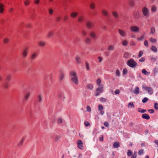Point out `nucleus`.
Instances as JSON below:
<instances>
[{
    "label": "nucleus",
    "mask_w": 158,
    "mask_h": 158,
    "mask_svg": "<svg viewBox=\"0 0 158 158\" xmlns=\"http://www.w3.org/2000/svg\"><path fill=\"white\" fill-rule=\"evenodd\" d=\"M71 79L73 82L76 85L78 84V78L76 73L73 71H71L70 73Z\"/></svg>",
    "instance_id": "1"
},
{
    "label": "nucleus",
    "mask_w": 158,
    "mask_h": 158,
    "mask_svg": "<svg viewBox=\"0 0 158 158\" xmlns=\"http://www.w3.org/2000/svg\"><path fill=\"white\" fill-rule=\"evenodd\" d=\"M104 91V85H102L98 87L96 90L95 96H99Z\"/></svg>",
    "instance_id": "2"
},
{
    "label": "nucleus",
    "mask_w": 158,
    "mask_h": 158,
    "mask_svg": "<svg viewBox=\"0 0 158 158\" xmlns=\"http://www.w3.org/2000/svg\"><path fill=\"white\" fill-rule=\"evenodd\" d=\"M127 64L132 68H135L137 65L136 62L133 59L128 60L127 62Z\"/></svg>",
    "instance_id": "3"
},
{
    "label": "nucleus",
    "mask_w": 158,
    "mask_h": 158,
    "mask_svg": "<svg viewBox=\"0 0 158 158\" xmlns=\"http://www.w3.org/2000/svg\"><path fill=\"white\" fill-rule=\"evenodd\" d=\"M142 12L143 15L146 18L148 17L150 15L149 11L146 7H143L142 9Z\"/></svg>",
    "instance_id": "4"
},
{
    "label": "nucleus",
    "mask_w": 158,
    "mask_h": 158,
    "mask_svg": "<svg viewBox=\"0 0 158 158\" xmlns=\"http://www.w3.org/2000/svg\"><path fill=\"white\" fill-rule=\"evenodd\" d=\"M142 88L143 89L147 90L148 93L152 95L153 93V90L150 87H147L145 85H143Z\"/></svg>",
    "instance_id": "5"
},
{
    "label": "nucleus",
    "mask_w": 158,
    "mask_h": 158,
    "mask_svg": "<svg viewBox=\"0 0 158 158\" xmlns=\"http://www.w3.org/2000/svg\"><path fill=\"white\" fill-rule=\"evenodd\" d=\"M28 50V48L27 47H25L23 50L22 52V56L23 58H25L27 56Z\"/></svg>",
    "instance_id": "6"
},
{
    "label": "nucleus",
    "mask_w": 158,
    "mask_h": 158,
    "mask_svg": "<svg viewBox=\"0 0 158 158\" xmlns=\"http://www.w3.org/2000/svg\"><path fill=\"white\" fill-rule=\"evenodd\" d=\"M131 31L134 32H138L139 31V28L136 26H131L130 27Z\"/></svg>",
    "instance_id": "7"
},
{
    "label": "nucleus",
    "mask_w": 158,
    "mask_h": 158,
    "mask_svg": "<svg viewBox=\"0 0 158 158\" xmlns=\"http://www.w3.org/2000/svg\"><path fill=\"white\" fill-rule=\"evenodd\" d=\"M118 32L119 35L122 37H124L126 36V33L124 30L119 29H118Z\"/></svg>",
    "instance_id": "8"
},
{
    "label": "nucleus",
    "mask_w": 158,
    "mask_h": 158,
    "mask_svg": "<svg viewBox=\"0 0 158 158\" xmlns=\"http://www.w3.org/2000/svg\"><path fill=\"white\" fill-rule=\"evenodd\" d=\"M78 147L79 148L82 149L83 148V143L81 140H78L77 142Z\"/></svg>",
    "instance_id": "9"
},
{
    "label": "nucleus",
    "mask_w": 158,
    "mask_h": 158,
    "mask_svg": "<svg viewBox=\"0 0 158 158\" xmlns=\"http://www.w3.org/2000/svg\"><path fill=\"white\" fill-rule=\"evenodd\" d=\"M89 35L93 39H96L97 37L96 33L94 31H91L90 32Z\"/></svg>",
    "instance_id": "10"
},
{
    "label": "nucleus",
    "mask_w": 158,
    "mask_h": 158,
    "mask_svg": "<svg viewBox=\"0 0 158 158\" xmlns=\"http://www.w3.org/2000/svg\"><path fill=\"white\" fill-rule=\"evenodd\" d=\"M30 92H27L24 95L23 100L26 101L29 98L30 96Z\"/></svg>",
    "instance_id": "11"
},
{
    "label": "nucleus",
    "mask_w": 158,
    "mask_h": 158,
    "mask_svg": "<svg viewBox=\"0 0 158 158\" xmlns=\"http://www.w3.org/2000/svg\"><path fill=\"white\" fill-rule=\"evenodd\" d=\"M58 97L60 99L64 100L65 97L64 94L62 92H60L58 94Z\"/></svg>",
    "instance_id": "12"
},
{
    "label": "nucleus",
    "mask_w": 158,
    "mask_h": 158,
    "mask_svg": "<svg viewBox=\"0 0 158 158\" xmlns=\"http://www.w3.org/2000/svg\"><path fill=\"white\" fill-rule=\"evenodd\" d=\"M115 49L114 46L112 45H110L108 46L107 50L110 51L111 52L114 51Z\"/></svg>",
    "instance_id": "13"
},
{
    "label": "nucleus",
    "mask_w": 158,
    "mask_h": 158,
    "mask_svg": "<svg viewBox=\"0 0 158 158\" xmlns=\"http://www.w3.org/2000/svg\"><path fill=\"white\" fill-rule=\"evenodd\" d=\"M64 77V74L62 71H60L59 74V80L60 81H62Z\"/></svg>",
    "instance_id": "14"
},
{
    "label": "nucleus",
    "mask_w": 158,
    "mask_h": 158,
    "mask_svg": "<svg viewBox=\"0 0 158 158\" xmlns=\"http://www.w3.org/2000/svg\"><path fill=\"white\" fill-rule=\"evenodd\" d=\"M112 14L113 16L116 18H118L119 16L118 13L116 11H113L112 12Z\"/></svg>",
    "instance_id": "15"
},
{
    "label": "nucleus",
    "mask_w": 158,
    "mask_h": 158,
    "mask_svg": "<svg viewBox=\"0 0 158 158\" xmlns=\"http://www.w3.org/2000/svg\"><path fill=\"white\" fill-rule=\"evenodd\" d=\"M142 117L143 118L147 120H149L150 118V117L149 116L148 114H143L142 115Z\"/></svg>",
    "instance_id": "16"
},
{
    "label": "nucleus",
    "mask_w": 158,
    "mask_h": 158,
    "mask_svg": "<svg viewBox=\"0 0 158 158\" xmlns=\"http://www.w3.org/2000/svg\"><path fill=\"white\" fill-rule=\"evenodd\" d=\"M86 26L88 28H91L94 26V24L91 22L88 21L86 23Z\"/></svg>",
    "instance_id": "17"
},
{
    "label": "nucleus",
    "mask_w": 158,
    "mask_h": 158,
    "mask_svg": "<svg viewBox=\"0 0 158 158\" xmlns=\"http://www.w3.org/2000/svg\"><path fill=\"white\" fill-rule=\"evenodd\" d=\"M139 88L138 86H136L135 87V89L133 91V93L136 94H139Z\"/></svg>",
    "instance_id": "18"
},
{
    "label": "nucleus",
    "mask_w": 158,
    "mask_h": 158,
    "mask_svg": "<svg viewBox=\"0 0 158 158\" xmlns=\"http://www.w3.org/2000/svg\"><path fill=\"white\" fill-rule=\"evenodd\" d=\"M37 99L39 103L41 102L42 101V96L41 94H39L37 96Z\"/></svg>",
    "instance_id": "19"
},
{
    "label": "nucleus",
    "mask_w": 158,
    "mask_h": 158,
    "mask_svg": "<svg viewBox=\"0 0 158 158\" xmlns=\"http://www.w3.org/2000/svg\"><path fill=\"white\" fill-rule=\"evenodd\" d=\"M46 44V42L43 41H40L38 43L39 45L41 47H44L45 45Z\"/></svg>",
    "instance_id": "20"
},
{
    "label": "nucleus",
    "mask_w": 158,
    "mask_h": 158,
    "mask_svg": "<svg viewBox=\"0 0 158 158\" xmlns=\"http://www.w3.org/2000/svg\"><path fill=\"white\" fill-rule=\"evenodd\" d=\"M102 13L103 15L107 17L109 15V13L107 11L105 10H102Z\"/></svg>",
    "instance_id": "21"
},
{
    "label": "nucleus",
    "mask_w": 158,
    "mask_h": 158,
    "mask_svg": "<svg viewBox=\"0 0 158 158\" xmlns=\"http://www.w3.org/2000/svg\"><path fill=\"white\" fill-rule=\"evenodd\" d=\"M75 60L77 64H80L81 63V58L79 56H77L76 57Z\"/></svg>",
    "instance_id": "22"
},
{
    "label": "nucleus",
    "mask_w": 158,
    "mask_h": 158,
    "mask_svg": "<svg viewBox=\"0 0 158 158\" xmlns=\"http://www.w3.org/2000/svg\"><path fill=\"white\" fill-rule=\"evenodd\" d=\"M4 5L2 3H0V13H2L4 11Z\"/></svg>",
    "instance_id": "23"
},
{
    "label": "nucleus",
    "mask_w": 158,
    "mask_h": 158,
    "mask_svg": "<svg viewBox=\"0 0 158 158\" xmlns=\"http://www.w3.org/2000/svg\"><path fill=\"white\" fill-rule=\"evenodd\" d=\"M54 35V32L52 31L49 32L47 35V37L48 38L52 37Z\"/></svg>",
    "instance_id": "24"
},
{
    "label": "nucleus",
    "mask_w": 158,
    "mask_h": 158,
    "mask_svg": "<svg viewBox=\"0 0 158 158\" xmlns=\"http://www.w3.org/2000/svg\"><path fill=\"white\" fill-rule=\"evenodd\" d=\"M78 15V13L76 12L72 13L70 14L72 18L76 17Z\"/></svg>",
    "instance_id": "25"
},
{
    "label": "nucleus",
    "mask_w": 158,
    "mask_h": 158,
    "mask_svg": "<svg viewBox=\"0 0 158 158\" xmlns=\"http://www.w3.org/2000/svg\"><path fill=\"white\" fill-rule=\"evenodd\" d=\"M38 55V54L37 52H35L31 56V59L32 60L34 59Z\"/></svg>",
    "instance_id": "26"
},
{
    "label": "nucleus",
    "mask_w": 158,
    "mask_h": 158,
    "mask_svg": "<svg viewBox=\"0 0 158 158\" xmlns=\"http://www.w3.org/2000/svg\"><path fill=\"white\" fill-rule=\"evenodd\" d=\"M120 146L119 143L118 142H115L113 144V147L115 148H117Z\"/></svg>",
    "instance_id": "27"
},
{
    "label": "nucleus",
    "mask_w": 158,
    "mask_h": 158,
    "mask_svg": "<svg viewBox=\"0 0 158 158\" xmlns=\"http://www.w3.org/2000/svg\"><path fill=\"white\" fill-rule=\"evenodd\" d=\"M138 111L140 113H144L146 112V110L145 109H142L141 108H139L138 109Z\"/></svg>",
    "instance_id": "28"
},
{
    "label": "nucleus",
    "mask_w": 158,
    "mask_h": 158,
    "mask_svg": "<svg viewBox=\"0 0 158 158\" xmlns=\"http://www.w3.org/2000/svg\"><path fill=\"white\" fill-rule=\"evenodd\" d=\"M151 49L152 51L155 52H156L157 51V49L156 47L153 45L152 46Z\"/></svg>",
    "instance_id": "29"
},
{
    "label": "nucleus",
    "mask_w": 158,
    "mask_h": 158,
    "mask_svg": "<svg viewBox=\"0 0 158 158\" xmlns=\"http://www.w3.org/2000/svg\"><path fill=\"white\" fill-rule=\"evenodd\" d=\"M91 42V39L89 37L86 38L85 40V42L86 43L89 44Z\"/></svg>",
    "instance_id": "30"
},
{
    "label": "nucleus",
    "mask_w": 158,
    "mask_h": 158,
    "mask_svg": "<svg viewBox=\"0 0 158 158\" xmlns=\"http://www.w3.org/2000/svg\"><path fill=\"white\" fill-rule=\"evenodd\" d=\"M90 7L91 9H94L95 7V3L94 2H91L90 4Z\"/></svg>",
    "instance_id": "31"
},
{
    "label": "nucleus",
    "mask_w": 158,
    "mask_h": 158,
    "mask_svg": "<svg viewBox=\"0 0 158 158\" xmlns=\"http://www.w3.org/2000/svg\"><path fill=\"white\" fill-rule=\"evenodd\" d=\"M157 10V8L155 6H152L151 8V11L153 12H155Z\"/></svg>",
    "instance_id": "32"
},
{
    "label": "nucleus",
    "mask_w": 158,
    "mask_h": 158,
    "mask_svg": "<svg viewBox=\"0 0 158 158\" xmlns=\"http://www.w3.org/2000/svg\"><path fill=\"white\" fill-rule=\"evenodd\" d=\"M25 140V138H23L19 142V143H18V145L19 146H21L23 144V143L24 141Z\"/></svg>",
    "instance_id": "33"
},
{
    "label": "nucleus",
    "mask_w": 158,
    "mask_h": 158,
    "mask_svg": "<svg viewBox=\"0 0 158 158\" xmlns=\"http://www.w3.org/2000/svg\"><path fill=\"white\" fill-rule=\"evenodd\" d=\"M142 72L145 75H148L149 74V73L147 72L146 69H143L142 70Z\"/></svg>",
    "instance_id": "34"
},
{
    "label": "nucleus",
    "mask_w": 158,
    "mask_h": 158,
    "mask_svg": "<svg viewBox=\"0 0 158 158\" xmlns=\"http://www.w3.org/2000/svg\"><path fill=\"white\" fill-rule=\"evenodd\" d=\"M87 87L88 89L91 90H92L93 88V85L91 84H88L87 85Z\"/></svg>",
    "instance_id": "35"
},
{
    "label": "nucleus",
    "mask_w": 158,
    "mask_h": 158,
    "mask_svg": "<svg viewBox=\"0 0 158 158\" xmlns=\"http://www.w3.org/2000/svg\"><path fill=\"white\" fill-rule=\"evenodd\" d=\"M122 44L123 46H126L128 44V41L125 40H123L122 41Z\"/></svg>",
    "instance_id": "36"
},
{
    "label": "nucleus",
    "mask_w": 158,
    "mask_h": 158,
    "mask_svg": "<svg viewBox=\"0 0 158 158\" xmlns=\"http://www.w3.org/2000/svg\"><path fill=\"white\" fill-rule=\"evenodd\" d=\"M129 4L132 6H134V2L132 0H130L129 1Z\"/></svg>",
    "instance_id": "37"
},
{
    "label": "nucleus",
    "mask_w": 158,
    "mask_h": 158,
    "mask_svg": "<svg viewBox=\"0 0 158 158\" xmlns=\"http://www.w3.org/2000/svg\"><path fill=\"white\" fill-rule=\"evenodd\" d=\"M128 106L131 108H134L135 107L134 105L132 102H130L128 104Z\"/></svg>",
    "instance_id": "38"
},
{
    "label": "nucleus",
    "mask_w": 158,
    "mask_h": 158,
    "mask_svg": "<svg viewBox=\"0 0 158 158\" xmlns=\"http://www.w3.org/2000/svg\"><path fill=\"white\" fill-rule=\"evenodd\" d=\"M101 79L100 78L98 79L97 81V84L99 86H100L102 85L101 84Z\"/></svg>",
    "instance_id": "39"
},
{
    "label": "nucleus",
    "mask_w": 158,
    "mask_h": 158,
    "mask_svg": "<svg viewBox=\"0 0 158 158\" xmlns=\"http://www.w3.org/2000/svg\"><path fill=\"white\" fill-rule=\"evenodd\" d=\"M145 35H143L139 37H138L137 38V40L140 41H142L143 40V39H144Z\"/></svg>",
    "instance_id": "40"
},
{
    "label": "nucleus",
    "mask_w": 158,
    "mask_h": 158,
    "mask_svg": "<svg viewBox=\"0 0 158 158\" xmlns=\"http://www.w3.org/2000/svg\"><path fill=\"white\" fill-rule=\"evenodd\" d=\"M155 32V29L154 27H151V31L150 33H151L152 34H154Z\"/></svg>",
    "instance_id": "41"
},
{
    "label": "nucleus",
    "mask_w": 158,
    "mask_h": 158,
    "mask_svg": "<svg viewBox=\"0 0 158 158\" xmlns=\"http://www.w3.org/2000/svg\"><path fill=\"white\" fill-rule=\"evenodd\" d=\"M132 152L131 150H128L127 155L129 156H130L132 154Z\"/></svg>",
    "instance_id": "42"
},
{
    "label": "nucleus",
    "mask_w": 158,
    "mask_h": 158,
    "mask_svg": "<svg viewBox=\"0 0 158 158\" xmlns=\"http://www.w3.org/2000/svg\"><path fill=\"white\" fill-rule=\"evenodd\" d=\"M133 15L136 18H138V17H139L138 12H134Z\"/></svg>",
    "instance_id": "43"
},
{
    "label": "nucleus",
    "mask_w": 158,
    "mask_h": 158,
    "mask_svg": "<svg viewBox=\"0 0 158 158\" xmlns=\"http://www.w3.org/2000/svg\"><path fill=\"white\" fill-rule=\"evenodd\" d=\"M98 110H102L103 109V107L102 105L99 104L98 106Z\"/></svg>",
    "instance_id": "44"
},
{
    "label": "nucleus",
    "mask_w": 158,
    "mask_h": 158,
    "mask_svg": "<svg viewBox=\"0 0 158 158\" xmlns=\"http://www.w3.org/2000/svg\"><path fill=\"white\" fill-rule=\"evenodd\" d=\"M3 40L4 43L6 44L9 42V39L7 38H5L3 39Z\"/></svg>",
    "instance_id": "45"
},
{
    "label": "nucleus",
    "mask_w": 158,
    "mask_h": 158,
    "mask_svg": "<svg viewBox=\"0 0 158 158\" xmlns=\"http://www.w3.org/2000/svg\"><path fill=\"white\" fill-rule=\"evenodd\" d=\"M86 127H87L89 126L90 125V123L88 121H85L84 123Z\"/></svg>",
    "instance_id": "46"
},
{
    "label": "nucleus",
    "mask_w": 158,
    "mask_h": 158,
    "mask_svg": "<svg viewBox=\"0 0 158 158\" xmlns=\"http://www.w3.org/2000/svg\"><path fill=\"white\" fill-rule=\"evenodd\" d=\"M148 100V99L147 98H144L142 100L143 103H145Z\"/></svg>",
    "instance_id": "47"
},
{
    "label": "nucleus",
    "mask_w": 158,
    "mask_h": 158,
    "mask_svg": "<svg viewBox=\"0 0 158 158\" xmlns=\"http://www.w3.org/2000/svg\"><path fill=\"white\" fill-rule=\"evenodd\" d=\"M150 41L153 43H155L156 42V40L152 37H151L150 39Z\"/></svg>",
    "instance_id": "48"
},
{
    "label": "nucleus",
    "mask_w": 158,
    "mask_h": 158,
    "mask_svg": "<svg viewBox=\"0 0 158 158\" xmlns=\"http://www.w3.org/2000/svg\"><path fill=\"white\" fill-rule=\"evenodd\" d=\"M116 74L117 76L119 77L120 75L119 71L118 69H117L116 71Z\"/></svg>",
    "instance_id": "49"
},
{
    "label": "nucleus",
    "mask_w": 158,
    "mask_h": 158,
    "mask_svg": "<svg viewBox=\"0 0 158 158\" xmlns=\"http://www.w3.org/2000/svg\"><path fill=\"white\" fill-rule=\"evenodd\" d=\"M137 156V153L136 152H134V153L132 155L131 158H136Z\"/></svg>",
    "instance_id": "50"
},
{
    "label": "nucleus",
    "mask_w": 158,
    "mask_h": 158,
    "mask_svg": "<svg viewBox=\"0 0 158 158\" xmlns=\"http://www.w3.org/2000/svg\"><path fill=\"white\" fill-rule=\"evenodd\" d=\"M100 100V101L102 102H105L106 101V99L103 98H101Z\"/></svg>",
    "instance_id": "51"
},
{
    "label": "nucleus",
    "mask_w": 158,
    "mask_h": 158,
    "mask_svg": "<svg viewBox=\"0 0 158 158\" xmlns=\"http://www.w3.org/2000/svg\"><path fill=\"white\" fill-rule=\"evenodd\" d=\"M84 19V17L83 16H81L79 17L78 19V21L80 22H81Z\"/></svg>",
    "instance_id": "52"
},
{
    "label": "nucleus",
    "mask_w": 158,
    "mask_h": 158,
    "mask_svg": "<svg viewBox=\"0 0 158 158\" xmlns=\"http://www.w3.org/2000/svg\"><path fill=\"white\" fill-rule=\"evenodd\" d=\"M143 149H140L138 153L139 155H141L143 154Z\"/></svg>",
    "instance_id": "53"
},
{
    "label": "nucleus",
    "mask_w": 158,
    "mask_h": 158,
    "mask_svg": "<svg viewBox=\"0 0 158 158\" xmlns=\"http://www.w3.org/2000/svg\"><path fill=\"white\" fill-rule=\"evenodd\" d=\"M154 108L156 110H158V104L157 103H154Z\"/></svg>",
    "instance_id": "54"
},
{
    "label": "nucleus",
    "mask_w": 158,
    "mask_h": 158,
    "mask_svg": "<svg viewBox=\"0 0 158 158\" xmlns=\"http://www.w3.org/2000/svg\"><path fill=\"white\" fill-rule=\"evenodd\" d=\"M85 65H86V67L87 69V70H89V68H90L89 66V64H88V63L87 62H86Z\"/></svg>",
    "instance_id": "55"
},
{
    "label": "nucleus",
    "mask_w": 158,
    "mask_h": 158,
    "mask_svg": "<svg viewBox=\"0 0 158 158\" xmlns=\"http://www.w3.org/2000/svg\"><path fill=\"white\" fill-rule=\"evenodd\" d=\"M143 52L142 51H140L139 52V55H138L139 57H141L142 56V55H143Z\"/></svg>",
    "instance_id": "56"
},
{
    "label": "nucleus",
    "mask_w": 158,
    "mask_h": 158,
    "mask_svg": "<svg viewBox=\"0 0 158 158\" xmlns=\"http://www.w3.org/2000/svg\"><path fill=\"white\" fill-rule=\"evenodd\" d=\"M11 79V76L10 75H8L6 77V79L8 81H9Z\"/></svg>",
    "instance_id": "57"
},
{
    "label": "nucleus",
    "mask_w": 158,
    "mask_h": 158,
    "mask_svg": "<svg viewBox=\"0 0 158 158\" xmlns=\"http://www.w3.org/2000/svg\"><path fill=\"white\" fill-rule=\"evenodd\" d=\"M153 71L154 73H156L158 72V68L157 67H155L153 69Z\"/></svg>",
    "instance_id": "58"
},
{
    "label": "nucleus",
    "mask_w": 158,
    "mask_h": 158,
    "mask_svg": "<svg viewBox=\"0 0 158 158\" xmlns=\"http://www.w3.org/2000/svg\"><path fill=\"white\" fill-rule=\"evenodd\" d=\"M87 111L90 112L91 111V108L89 106H87L86 107Z\"/></svg>",
    "instance_id": "59"
},
{
    "label": "nucleus",
    "mask_w": 158,
    "mask_h": 158,
    "mask_svg": "<svg viewBox=\"0 0 158 158\" xmlns=\"http://www.w3.org/2000/svg\"><path fill=\"white\" fill-rule=\"evenodd\" d=\"M144 44L145 46L146 47H148V43L147 40H145L144 41Z\"/></svg>",
    "instance_id": "60"
},
{
    "label": "nucleus",
    "mask_w": 158,
    "mask_h": 158,
    "mask_svg": "<svg viewBox=\"0 0 158 158\" xmlns=\"http://www.w3.org/2000/svg\"><path fill=\"white\" fill-rule=\"evenodd\" d=\"M63 122L62 119L60 118H59L57 120V122L59 123H62Z\"/></svg>",
    "instance_id": "61"
},
{
    "label": "nucleus",
    "mask_w": 158,
    "mask_h": 158,
    "mask_svg": "<svg viewBox=\"0 0 158 158\" xmlns=\"http://www.w3.org/2000/svg\"><path fill=\"white\" fill-rule=\"evenodd\" d=\"M104 125L107 127H108L109 126V125L107 122H105L104 123Z\"/></svg>",
    "instance_id": "62"
},
{
    "label": "nucleus",
    "mask_w": 158,
    "mask_h": 158,
    "mask_svg": "<svg viewBox=\"0 0 158 158\" xmlns=\"http://www.w3.org/2000/svg\"><path fill=\"white\" fill-rule=\"evenodd\" d=\"M127 70L126 69H124L123 70V74L124 75L126 74L127 73Z\"/></svg>",
    "instance_id": "63"
},
{
    "label": "nucleus",
    "mask_w": 158,
    "mask_h": 158,
    "mask_svg": "<svg viewBox=\"0 0 158 158\" xmlns=\"http://www.w3.org/2000/svg\"><path fill=\"white\" fill-rule=\"evenodd\" d=\"M145 58L143 57L139 60V61L140 62H144L145 61Z\"/></svg>",
    "instance_id": "64"
}]
</instances>
